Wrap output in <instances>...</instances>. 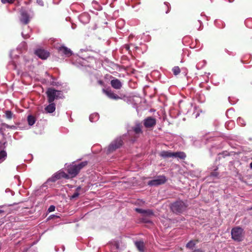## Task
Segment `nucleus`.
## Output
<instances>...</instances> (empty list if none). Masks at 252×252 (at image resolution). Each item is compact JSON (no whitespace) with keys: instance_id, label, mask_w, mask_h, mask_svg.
<instances>
[{"instance_id":"1","label":"nucleus","mask_w":252,"mask_h":252,"mask_svg":"<svg viewBox=\"0 0 252 252\" xmlns=\"http://www.w3.org/2000/svg\"><path fill=\"white\" fill-rule=\"evenodd\" d=\"M87 164L88 162L87 161H84L78 164H70L67 167V171L69 175L64 172L60 171L54 174L52 177L51 180L55 182L62 178H68L69 176L74 177L78 174L80 170L87 165Z\"/></svg>"},{"instance_id":"2","label":"nucleus","mask_w":252,"mask_h":252,"mask_svg":"<svg viewBox=\"0 0 252 252\" xmlns=\"http://www.w3.org/2000/svg\"><path fill=\"white\" fill-rule=\"evenodd\" d=\"M46 94L48 102H53L55 99L63 98L64 96L61 91L56 90L53 88L48 89Z\"/></svg>"},{"instance_id":"3","label":"nucleus","mask_w":252,"mask_h":252,"mask_svg":"<svg viewBox=\"0 0 252 252\" xmlns=\"http://www.w3.org/2000/svg\"><path fill=\"white\" fill-rule=\"evenodd\" d=\"M170 207L173 212L178 214L181 213L185 211L187 205L183 201L178 200L173 203Z\"/></svg>"},{"instance_id":"4","label":"nucleus","mask_w":252,"mask_h":252,"mask_svg":"<svg viewBox=\"0 0 252 252\" xmlns=\"http://www.w3.org/2000/svg\"><path fill=\"white\" fill-rule=\"evenodd\" d=\"M123 144V141L121 137H118L114 140L109 145L106 153L110 154L116 149L120 148Z\"/></svg>"},{"instance_id":"5","label":"nucleus","mask_w":252,"mask_h":252,"mask_svg":"<svg viewBox=\"0 0 252 252\" xmlns=\"http://www.w3.org/2000/svg\"><path fill=\"white\" fill-rule=\"evenodd\" d=\"M231 237L234 241L240 242L243 240V229L240 227H235L231 230Z\"/></svg>"},{"instance_id":"6","label":"nucleus","mask_w":252,"mask_h":252,"mask_svg":"<svg viewBox=\"0 0 252 252\" xmlns=\"http://www.w3.org/2000/svg\"><path fill=\"white\" fill-rule=\"evenodd\" d=\"M167 181L166 177L164 175L158 176L154 179L149 181L148 185L150 186H157L164 184Z\"/></svg>"},{"instance_id":"7","label":"nucleus","mask_w":252,"mask_h":252,"mask_svg":"<svg viewBox=\"0 0 252 252\" xmlns=\"http://www.w3.org/2000/svg\"><path fill=\"white\" fill-rule=\"evenodd\" d=\"M21 18L20 21L26 25L29 22L30 19L32 18L33 13L31 11H27L26 10H22L21 11Z\"/></svg>"},{"instance_id":"8","label":"nucleus","mask_w":252,"mask_h":252,"mask_svg":"<svg viewBox=\"0 0 252 252\" xmlns=\"http://www.w3.org/2000/svg\"><path fill=\"white\" fill-rule=\"evenodd\" d=\"M156 120L152 117H148L143 120V125L146 128L153 127L156 125Z\"/></svg>"},{"instance_id":"9","label":"nucleus","mask_w":252,"mask_h":252,"mask_svg":"<svg viewBox=\"0 0 252 252\" xmlns=\"http://www.w3.org/2000/svg\"><path fill=\"white\" fill-rule=\"evenodd\" d=\"M58 51L60 54L64 55L66 57H69L72 54V51L64 46H61L58 48Z\"/></svg>"},{"instance_id":"10","label":"nucleus","mask_w":252,"mask_h":252,"mask_svg":"<svg viewBox=\"0 0 252 252\" xmlns=\"http://www.w3.org/2000/svg\"><path fill=\"white\" fill-rule=\"evenodd\" d=\"M35 54L41 59H46L49 56V53L44 50L38 49L35 51Z\"/></svg>"},{"instance_id":"11","label":"nucleus","mask_w":252,"mask_h":252,"mask_svg":"<svg viewBox=\"0 0 252 252\" xmlns=\"http://www.w3.org/2000/svg\"><path fill=\"white\" fill-rule=\"evenodd\" d=\"M80 21L83 24L88 23L90 20V15L88 13H83L79 16Z\"/></svg>"},{"instance_id":"12","label":"nucleus","mask_w":252,"mask_h":252,"mask_svg":"<svg viewBox=\"0 0 252 252\" xmlns=\"http://www.w3.org/2000/svg\"><path fill=\"white\" fill-rule=\"evenodd\" d=\"M104 93L110 98L113 99H118L120 97L116 94H114L111 90H103Z\"/></svg>"},{"instance_id":"13","label":"nucleus","mask_w":252,"mask_h":252,"mask_svg":"<svg viewBox=\"0 0 252 252\" xmlns=\"http://www.w3.org/2000/svg\"><path fill=\"white\" fill-rule=\"evenodd\" d=\"M112 87L115 89H120L122 86L121 82L118 79H113L111 81Z\"/></svg>"},{"instance_id":"14","label":"nucleus","mask_w":252,"mask_h":252,"mask_svg":"<svg viewBox=\"0 0 252 252\" xmlns=\"http://www.w3.org/2000/svg\"><path fill=\"white\" fill-rule=\"evenodd\" d=\"M159 155L163 158H173V152L170 151H162L160 152Z\"/></svg>"},{"instance_id":"15","label":"nucleus","mask_w":252,"mask_h":252,"mask_svg":"<svg viewBox=\"0 0 252 252\" xmlns=\"http://www.w3.org/2000/svg\"><path fill=\"white\" fill-rule=\"evenodd\" d=\"M135 245L137 249L140 252H144L145 244L143 241H136L134 242Z\"/></svg>"},{"instance_id":"16","label":"nucleus","mask_w":252,"mask_h":252,"mask_svg":"<svg viewBox=\"0 0 252 252\" xmlns=\"http://www.w3.org/2000/svg\"><path fill=\"white\" fill-rule=\"evenodd\" d=\"M186 158V154L183 152H173V158L178 159H185Z\"/></svg>"},{"instance_id":"17","label":"nucleus","mask_w":252,"mask_h":252,"mask_svg":"<svg viewBox=\"0 0 252 252\" xmlns=\"http://www.w3.org/2000/svg\"><path fill=\"white\" fill-rule=\"evenodd\" d=\"M49 103V105L45 107V110L47 113H51L55 111L56 105L53 102Z\"/></svg>"},{"instance_id":"18","label":"nucleus","mask_w":252,"mask_h":252,"mask_svg":"<svg viewBox=\"0 0 252 252\" xmlns=\"http://www.w3.org/2000/svg\"><path fill=\"white\" fill-rule=\"evenodd\" d=\"M133 131L137 135L142 133V126L140 124H137L135 126L132 128Z\"/></svg>"},{"instance_id":"19","label":"nucleus","mask_w":252,"mask_h":252,"mask_svg":"<svg viewBox=\"0 0 252 252\" xmlns=\"http://www.w3.org/2000/svg\"><path fill=\"white\" fill-rule=\"evenodd\" d=\"M99 119V114L96 113H93L90 115L89 120L91 122H95Z\"/></svg>"},{"instance_id":"20","label":"nucleus","mask_w":252,"mask_h":252,"mask_svg":"<svg viewBox=\"0 0 252 252\" xmlns=\"http://www.w3.org/2000/svg\"><path fill=\"white\" fill-rule=\"evenodd\" d=\"M27 121L29 125L32 126L33 125L35 122V118L32 115H29L27 118Z\"/></svg>"},{"instance_id":"21","label":"nucleus","mask_w":252,"mask_h":252,"mask_svg":"<svg viewBox=\"0 0 252 252\" xmlns=\"http://www.w3.org/2000/svg\"><path fill=\"white\" fill-rule=\"evenodd\" d=\"M7 154L4 150L0 151V163L2 162L6 158Z\"/></svg>"},{"instance_id":"22","label":"nucleus","mask_w":252,"mask_h":252,"mask_svg":"<svg viewBox=\"0 0 252 252\" xmlns=\"http://www.w3.org/2000/svg\"><path fill=\"white\" fill-rule=\"evenodd\" d=\"M195 245V243L192 240H190L186 244V247L189 249H193Z\"/></svg>"},{"instance_id":"23","label":"nucleus","mask_w":252,"mask_h":252,"mask_svg":"<svg viewBox=\"0 0 252 252\" xmlns=\"http://www.w3.org/2000/svg\"><path fill=\"white\" fill-rule=\"evenodd\" d=\"M172 71L174 75H177L180 73V69L179 66H174L172 68Z\"/></svg>"},{"instance_id":"24","label":"nucleus","mask_w":252,"mask_h":252,"mask_svg":"<svg viewBox=\"0 0 252 252\" xmlns=\"http://www.w3.org/2000/svg\"><path fill=\"white\" fill-rule=\"evenodd\" d=\"M5 117L7 119L10 120L12 118L13 113L10 111H6L5 113Z\"/></svg>"},{"instance_id":"25","label":"nucleus","mask_w":252,"mask_h":252,"mask_svg":"<svg viewBox=\"0 0 252 252\" xmlns=\"http://www.w3.org/2000/svg\"><path fill=\"white\" fill-rule=\"evenodd\" d=\"M237 123L238 124L241 126H245V121L241 118H238L237 119Z\"/></svg>"},{"instance_id":"26","label":"nucleus","mask_w":252,"mask_h":252,"mask_svg":"<svg viewBox=\"0 0 252 252\" xmlns=\"http://www.w3.org/2000/svg\"><path fill=\"white\" fill-rule=\"evenodd\" d=\"M234 123L233 122H226L225 124V127L227 129L231 128L233 126Z\"/></svg>"},{"instance_id":"27","label":"nucleus","mask_w":252,"mask_h":252,"mask_svg":"<svg viewBox=\"0 0 252 252\" xmlns=\"http://www.w3.org/2000/svg\"><path fill=\"white\" fill-rule=\"evenodd\" d=\"M135 211L139 213H140V214H143L144 215L145 214V212H146V210H144V209H141V208H136L135 209Z\"/></svg>"},{"instance_id":"28","label":"nucleus","mask_w":252,"mask_h":252,"mask_svg":"<svg viewBox=\"0 0 252 252\" xmlns=\"http://www.w3.org/2000/svg\"><path fill=\"white\" fill-rule=\"evenodd\" d=\"M145 211H146V212H145L144 215H146L147 216H151V215H153V212L151 210H146Z\"/></svg>"},{"instance_id":"29","label":"nucleus","mask_w":252,"mask_h":252,"mask_svg":"<svg viewBox=\"0 0 252 252\" xmlns=\"http://www.w3.org/2000/svg\"><path fill=\"white\" fill-rule=\"evenodd\" d=\"M1 1L4 4L6 3H12L14 1V0H1Z\"/></svg>"},{"instance_id":"30","label":"nucleus","mask_w":252,"mask_h":252,"mask_svg":"<svg viewBox=\"0 0 252 252\" xmlns=\"http://www.w3.org/2000/svg\"><path fill=\"white\" fill-rule=\"evenodd\" d=\"M217 169H215V171L211 173V176L212 177H217L219 175V173L216 171Z\"/></svg>"},{"instance_id":"31","label":"nucleus","mask_w":252,"mask_h":252,"mask_svg":"<svg viewBox=\"0 0 252 252\" xmlns=\"http://www.w3.org/2000/svg\"><path fill=\"white\" fill-rule=\"evenodd\" d=\"M55 210V207L54 206V205H51L48 209V211L49 212H53Z\"/></svg>"},{"instance_id":"32","label":"nucleus","mask_w":252,"mask_h":252,"mask_svg":"<svg viewBox=\"0 0 252 252\" xmlns=\"http://www.w3.org/2000/svg\"><path fill=\"white\" fill-rule=\"evenodd\" d=\"M202 65L201 66H200V63H197V64H196V68H197L198 69H200V68H201L202 66H204V65H205V64H206V62H205V61H203L202 62Z\"/></svg>"},{"instance_id":"33","label":"nucleus","mask_w":252,"mask_h":252,"mask_svg":"<svg viewBox=\"0 0 252 252\" xmlns=\"http://www.w3.org/2000/svg\"><path fill=\"white\" fill-rule=\"evenodd\" d=\"M79 195V193L78 191L74 192L71 196V198L73 199L77 197Z\"/></svg>"},{"instance_id":"34","label":"nucleus","mask_w":252,"mask_h":252,"mask_svg":"<svg viewBox=\"0 0 252 252\" xmlns=\"http://www.w3.org/2000/svg\"><path fill=\"white\" fill-rule=\"evenodd\" d=\"M22 35L23 37V38L25 39L28 38L30 36L29 33H25L24 32H22Z\"/></svg>"},{"instance_id":"35","label":"nucleus","mask_w":252,"mask_h":252,"mask_svg":"<svg viewBox=\"0 0 252 252\" xmlns=\"http://www.w3.org/2000/svg\"><path fill=\"white\" fill-rule=\"evenodd\" d=\"M251 21L252 22V19H248V20H247L245 21V24H246V25L247 27H249V28H252V26H249V22H251Z\"/></svg>"},{"instance_id":"36","label":"nucleus","mask_w":252,"mask_h":252,"mask_svg":"<svg viewBox=\"0 0 252 252\" xmlns=\"http://www.w3.org/2000/svg\"><path fill=\"white\" fill-rule=\"evenodd\" d=\"M36 2L39 5L41 6H43L44 5L43 1L42 0H36Z\"/></svg>"},{"instance_id":"37","label":"nucleus","mask_w":252,"mask_h":252,"mask_svg":"<svg viewBox=\"0 0 252 252\" xmlns=\"http://www.w3.org/2000/svg\"><path fill=\"white\" fill-rule=\"evenodd\" d=\"M5 192H11V195H12V196H13V195H14V192L13 191L11 190H10V189H6V190H5Z\"/></svg>"},{"instance_id":"38","label":"nucleus","mask_w":252,"mask_h":252,"mask_svg":"<svg viewBox=\"0 0 252 252\" xmlns=\"http://www.w3.org/2000/svg\"><path fill=\"white\" fill-rule=\"evenodd\" d=\"M192 252H205L201 249H196V250H194Z\"/></svg>"},{"instance_id":"39","label":"nucleus","mask_w":252,"mask_h":252,"mask_svg":"<svg viewBox=\"0 0 252 252\" xmlns=\"http://www.w3.org/2000/svg\"><path fill=\"white\" fill-rule=\"evenodd\" d=\"M125 49H126L127 51H129V50L130 47H129V45H127V44L125 45Z\"/></svg>"},{"instance_id":"40","label":"nucleus","mask_w":252,"mask_h":252,"mask_svg":"<svg viewBox=\"0 0 252 252\" xmlns=\"http://www.w3.org/2000/svg\"><path fill=\"white\" fill-rule=\"evenodd\" d=\"M233 109H231L228 110L226 112V115L228 116V115L229 113H230L231 112H233Z\"/></svg>"},{"instance_id":"41","label":"nucleus","mask_w":252,"mask_h":252,"mask_svg":"<svg viewBox=\"0 0 252 252\" xmlns=\"http://www.w3.org/2000/svg\"><path fill=\"white\" fill-rule=\"evenodd\" d=\"M53 85L55 86H59L61 85V84L59 82H53Z\"/></svg>"},{"instance_id":"42","label":"nucleus","mask_w":252,"mask_h":252,"mask_svg":"<svg viewBox=\"0 0 252 252\" xmlns=\"http://www.w3.org/2000/svg\"><path fill=\"white\" fill-rule=\"evenodd\" d=\"M164 4L167 6L168 7L169 6V5H170L169 3L167 2H164Z\"/></svg>"},{"instance_id":"43","label":"nucleus","mask_w":252,"mask_h":252,"mask_svg":"<svg viewBox=\"0 0 252 252\" xmlns=\"http://www.w3.org/2000/svg\"><path fill=\"white\" fill-rule=\"evenodd\" d=\"M198 21L199 22V23H200V27L198 29V30H200L201 29V22L200 21V20H198Z\"/></svg>"},{"instance_id":"44","label":"nucleus","mask_w":252,"mask_h":252,"mask_svg":"<svg viewBox=\"0 0 252 252\" xmlns=\"http://www.w3.org/2000/svg\"><path fill=\"white\" fill-rule=\"evenodd\" d=\"M170 9H169V8L168 7V10L166 11V13H168Z\"/></svg>"},{"instance_id":"45","label":"nucleus","mask_w":252,"mask_h":252,"mask_svg":"<svg viewBox=\"0 0 252 252\" xmlns=\"http://www.w3.org/2000/svg\"><path fill=\"white\" fill-rule=\"evenodd\" d=\"M250 166L251 168L252 169V162L250 163Z\"/></svg>"},{"instance_id":"46","label":"nucleus","mask_w":252,"mask_h":252,"mask_svg":"<svg viewBox=\"0 0 252 252\" xmlns=\"http://www.w3.org/2000/svg\"><path fill=\"white\" fill-rule=\"evenodd\" d=\"M13 66H14V69H16V65L14 64H13Z\"/></svg>"},{"instance_id":"47","label":"nucleus","mask_w":252,"mask_h":252,"mask_svg":"<svg viewBox=\"0 0 252 252\" xmlns=\"http://www.w3.org/2000/svg\"><path fill=\"white\" fill-rule=\"evenodd\" d=\"M225 51H226L227 53H228V54H229V53H228V51L227 49H225Z\"/></svg>"},{"instance_id":"48","label":"nucleus","mask_w":252,"mask_h":252,"mask_svg":"<svg viewBox=\"0 0 252 252\" xmlns=\"http://www.w3.org/2000/svg\"><path fill=\"white\" fill-rule=\"evenodd\" d=\"M217 22H218V21H215V24H216V25H217Z\"/></svg>"},{"instance_id":"49","label":"nucleus","mask_w":252,"mask_h":252,"mask_svg":"<svg viewBox=\"0 0 252 252\" xmlns=\"http://www.w3.org/2000/svg\"><path fill=\"white\" fill-rule=\"evenodd\" d=\"M72 29H74V28H74V26H72Z\"/></svg>"},{"instance_id":"50","label":"nucleus","mask_w":252,"mask_h":252,"mask_svg":"<svg viewBox=\"0 0 252 252\" xmlns=\"http://www.w3.org/2000/svg\"><path fill=\"white\" fill-rule=\"evenodd\" d=\"M72 29H74V28H74V26H72Z\"/></svg>"},{"instance_id":"51","label":"nucleus","mask_w":252,"mask_h":252,"mask_svg":"<svg viewBox=\"0 0 252 252\" xmlns=\"http://www.w3.org/2000/svg\"><path fill=\"white\" fill-rule=\"evenodd\" d=\"M132 141L134 142L135 141V139H132Z\"/></svg>"},{"instance_id":"52","label":"nucleus","mask_w":252,"mask_h":252,"mask_svg":"<svg viewBox=\"0 0 252 252\" xmlns=\"http://www.w3.org/2000/svg\"><path fill=\"white\" fill-rule=\"evenodd\" d=\"M80 50H81V52H82L83 51V49H81Z\"/></svg>"},{"instance_id":"53","label":"nucleus","mask_w":252,"mask_h":252,"mask_svg":"<svg viewBox=\"0 0 252 252\" xmlns=\"http://www.w3.org/2000/svg\"><path fill=\"white\" fill-rule=\"evenodd\" d=\"M251 209H252V207L251 208Z\"/></svg>"}]
</instances>
